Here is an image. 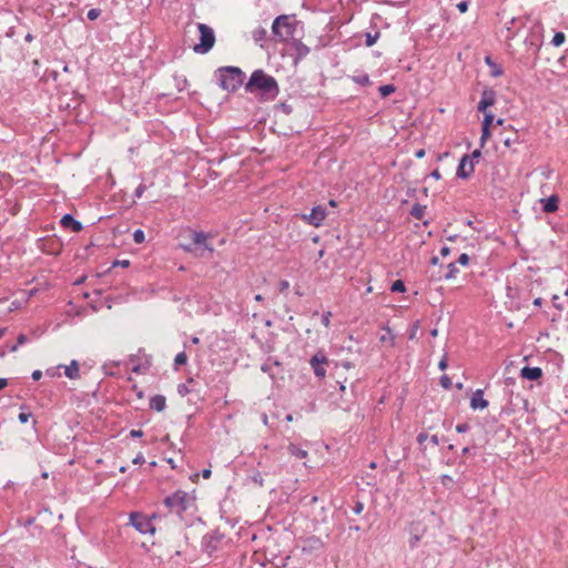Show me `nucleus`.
<instances>
[{"label": "nucleus", "mask_w": 568, "mask_h": 568, "mask_svg": "<svg viewBox=\"0 0 568 568\" xmlns=\"http://www.w3.org/2000/svg\"><path fill=\"white\" fill-rule=\"evenodd\" d=\"M419 541V537L417 535L413 536L409 540L410 547H415Z\"/></svg>", "instance_id": "nucleus-57"}, {"label": "nucleus", "mask_w": 568, "mask_h": 568, "mask_svg": "<svg viewBox=\"0 0 568 568\" xmlns=\"http://www.w3.org/2000/svg\"><path fill=\"white\" fill-rule=\"evenodd\" d=\"M166 407V398L163 395H154L150 399V408L155 412H162Z\"/></svg>", "instance_id": "nucleus-20"}, {"label": "nucleus", "mask_w": 568, "mask_h": 568, "mask_svg": "<svg viewBox=\"0 0 568 568\" xmlns=\"http://www.w3.org/2000/svg\"><path fill=\"white\" fill-rule=\"evenodd\" d=\"M396 90L395 85L394 84H385V85H381L378 88V91H379V94L382 98H386L388 95H390L392 93H394Z\"/></svg>", "instance_id": "nucleus-28"}, {"label": "nucleus", "mask_w": 568, "mask_h": 568, "mask_svg": "<svg viewBox=\"0 0 568 568\" xmlns=\"http://www.w3.org/2000/svg\"><path fill=\"white\" fill-rule=\"evenodd\" d=\"M300 26L295 16L282 14L275 18L272 23V33L281 42L293 40Z\"/></svg>", "instance_id": "nucleus-3"}, {"label": "nucleus", "mask_w": 568, "mask_h": 568, "mask_svg": "<svg viewBox=\"0 0 568 568\" xmlns=\"http://www.w3.org/2000/svg\"><path fill=\"white\" fill-rule=\"evenodd\" d=\"M469 156L474 163L478 162V159L481 156V152L480 150H474Z\"/></svg>", "instance_id": "nucleus-47"}, {"label": "nucleus", "mask_w": 568, "mask_h": 568, "mask_svg": "<svg viewBox=\"0 0 568 568\" xmlns=\"http://www.w3.org/2000/svg\"><path fill=\"white\" fill-rule=\"evenodd\" d=\"M524 27V21L520 18H511L509 22L506 23V29L508 31L507 39L511 40L517 34L518 30Z\"/></svg>", "instance_id": "nucleus-16"}, {"label": "nucleus", "mask_w": 568, "mask_h": 568, "mask_svg": "<svg viewBox=\"0 0 568 568\" xmlns=\"http://www.w3.org/2000/svg\"><path fill=\"white\" fill-rule=\"evenodd\" d=\"M266 36H267V31L263 27H257L256 29H254L252 31V38L254 39L255 42H261V41L265 40Z\"/></svg>", "instance_id": "nucleus-23"}, {"label": "nucleus", "mask_w": 568, "mask_h": 568, "mask_svg": "<svg viewBox=\"0 0 568 568\" xmlns=\"http://www.w3.org/2000/svg\"><path fill=\"white\" fill-rule=\"evenodd\" d=\"M440 254H442L443 256H447V255L449 254V247H447V246H443V247L440 248Z\"/></svg>", "instance_id": "nucleus-62"}, {"label": "nucleus", "mask_w": 568, "mask_h": 568, "mask_svg": "<svg viewBox=\"0 0 568 568\" xmlns=\"http://www.w3.org/2000/svg\"><path fill=\"white\" fill-rule=\"evenodd\" d=\"M200 32V42L193 47L194 52L200 54L207 53L215 43V34L211 27L205 23H197Z\"/></svg>", "instance_id": "nucleus-5"}, {"label": "nucleus", "mask_w": 568, "mask_h": 568, "mask_svg": "<svg viewBox=\"0 0 568 568\" xmlns=\"http://www.w3.org/2000/svg\"><path fill=\"white\" fill-rule=\"evenodd\" d=\"M327 363H328V359L325 356V354L322 352H318L314 356L311 357L310 365L313 368L316 377L324 378L326 376L325 366L327 365Z\"/></svg>", "instance_id": "nucleus-8"}, {"label": "nucleus", "mask_w": 568, "mask_h": 568, "mask_svg": "<svg viewBox=\"0 0 568 568\" xmlns=\"http://www.w3.org/2000/svg\"><path fill=\"white\" fill-rule=\"evenodd\" d=\"M489 136V126H485L481 124V136L480 142H485Z\"/></svg>", "instance_id": "nucleus-44"}, {"label": "nucleus", "mask_w": 568, "mask_h": 568, "mask_svg": "<svg viewBox=\"0 0 568 568\" xmlns=\"http://www.w3.org/2000/svg\"><path fill=\"white\" fill-rule=\"evenodd\" d=\"M379 37H381V32L378 30H376L374 33L366 32L365 33V44H366V47L374 45L377 42V40L379 39Z\"/></svg>", "instance_id": "nucleus-25"}, {"label": "nucleus", "mask_w": 568, "mask_h": 568, "mask_svg": "<svg viewBox=\"0 0 568 568\" xmlns=\"http://www.w3.org/2000/svg\"><path fill=\"white\" fill-rule=\"evenodd\" d=\"M100 16H101V10L98 8L90 9L87 14L88 19L91 21L97 20Z\"/></svg>", "instance_id": "nucleus-33"}, {"label": "nucleus", "mask_w": 568, "mask_h": 568, "mask_svg": "<svg viewBox=\"0 0 568 568\" xmlns=\"http://www.w3.org/2000/svg\"><path fill=\"white\" fill-rule=\"evenodd\" d=\"M144 239H145V235H144V232L140 229L135 230L133 232V241L136 243V244H141L144 242Z\"/></svg>", "instance_id": "nucleus-32"}, {"label": "nucleus", "mask_w": 568, "mask_h": 568, "mask_svg": "<svg viewBox=\"0 0 568 568\" xmlns=\"http://www.w3.org/2000/svg\"><path fill=\"white\" fill-rule=\"evenodd\" d=\"M28 342V337L24 334H20L17 338V344L19 346L26 344Z\"/></svg>", "instance_id": "nucleus-52"}, {"label": "nucleus", "mask_w": 568, "mask_h": 568, "mask_svg": "<svg viewBox=\"0 0 568 568\" xmlns=\"http://www.w3.org/2000/svg\"><path fill=\"white\" fill-rule=\"evenodd\" d=\"M427 438H428V436H427V434H426V433H424V432H423V433H419V434L417 435V442H418L419 444H423Z\"/></svg>", "instance_id": "nucleus-54"}, {"label": "nucleus", "mask_w": 568, "mask_h": 568, "mask_svg": "<svg viewBox=\"0 0 568 568\" xmlns=\"http://www.w3.org/2000/svg\"><path fill=\"white\" fill-rule=\"evenodd\" d=\"M30 416L31 415L29 413H20L18 415V419L20 423L26 424L29 420Z\"/></svg>", "instance_id": "nucleus-46"}, {"label": "nucleus", "mask_w": 568, "mask_h": 568, "mask_svg": "<svg viewBox=\"0 0 568 568\" xmlns=\"http://www.w3.org/2000/svg\"><path fill=\"white\" fill-rule=\"evenodd\" d=\"M496 91L491 88H486L481 92L480 101L478 102L477 109L479 112H486L487 108L493 106L496 103Z\"/></svg>", "instance_id": "nucleus-9"}, {"label": "nucleus", "mask_w": 568, "mask_h": 568, "mask_svg": "<svg viewBox=\"0 0 568 568\" xmlns=\"http://www.w3.org/2000/svg\"><path fill=\"white\" fill-rule=\"evenodd\" d=\"M425 210H426V206L425 205H420V204H414L413 207H412V211H410V214L417 219V220H422L424 214H425Z\"/></svg>", "instance_id": "nucleus-26"}, {"label": "nucleus", "mask_w": 568, "mask_h": 568, "mask_svg": "<svg viewBox=\"0 0 568 568\" xmlns=\"http://www.w3.org/2000/svg\"><path fill=\"white\" fill-rule=\"evenodd\" d=\"M143 436V432L141 429H131L130 430V437L132 438H139Z\"/></svg>", "instance_id": "nucleus-50"}, {"label": "nucleus", "mask_w": 568, "mask_h": 568, "mask_svg": "<svg viewBox=\"0 0 568 568\" xmlns=\"http://www.w3.org/2000/svg\"><path fill=\"white\" fill-rule=\"evenodd\" d=\"M383 331L385 333L383 335H381L379 341L382 343H389L393 346L394 345L395 336H394L392 329L388 326H386V327L383 328Z\"/></svg>", "instance_id": "nucleus-24"}, {"label": "nucleus", "mask_w": 568, "mask_h": 568, "mask_svg": "<svg viewBox=\"0 0 568 568\" xmlns=\"http://www.w3.org/2000/svg\"><path fill=\"white\" fill-rule=\"evenodd\" d=\"M484 113V121H483V125L485 126H490V124L493 123L494 121V115L490 113V112H483Z\"/></svg>", "instance_id": "nucleus-37"}, {"label": "nucleus", "mask_w": 568, "mask_h": 568, "mask_svg": "<svg viewBox=\"0 0 568 568\" xmlns=\"http://www.w3.org/2000/svg\"><path fill=\"white\" fill-rule=\"evenodd\" d=\"M439 383H440L442 387L445 389H449L452 387V379L447 375H443L439 378Z\"/></svg>", "instance_id": "nucleus-35"}, {"label": "nucleus", "mask_w": 568, "mask_h": 568, "mask_svg": "<svg viewBox=\"0 0 568 568\" xmlns=\"http://www.w3.org/2000/svg\"><path fill=\"white\" fill-rule=\"evenodd\" d=\"M406 287H405V284L403 281L400 280H397L395 281L392 286H390V291L392 292H399V293H403L405 292Z\"/></svg>", "instance_id": "nucleus-30"}, {"label": "nucleus", "mask_w": 568, "mask_h": 568, "mask_svg": "<svg viewBox=\"0 0 568 568\" xmlns=\"http://www.w3.org/2000/svg\"><path fill=\"white\" fill-rule=\"evenodd\" d=\"M174 79H175L176 88L179 89V91L184 90V88L187 83L186 79L183 77H175Z\"/></svg>", "instance_id": "nucleus-36"}, {"label": "nucleus", "mask_w": 568, "mask_h": 568, "mask_svg": "<svg viewBox=\"0 0 568 568\" xmlns=\"http://www.w3.org/2000/svg\"><path fill=\"white\" fill-rule=\"evenodd\" d=\"M352 80L355 83H357L359 85H363V87H366V85L371 84V79H369L367 73H362V74H358V75H353Z\"/></svg>", "instance_id": "nucleus-27"}, {"label": "nucleus", "mask_w": 568, "mask_h": 568, "mask_svg": "<svg viewBox=\"0 0 568 568\" xmlns=\"http://www.w3.org/2000/svg\"><path fill=\"white\" fill-rule=\"evenodd\" d=\"M215 75L220 88L230 93L236 92L245 80V73L237 67H221Z\"/></svg>", "instance_id": "nucleus-2"}, {"label": "nucleus", "mask_w": 568, "mask_h": 568, "mask_svg": "<svg viewBox=\"0 0 568 568\" xmlns=\"http://www.w3.org/2000/svg\"><path fill=\"white\" fill-rule=\"evenodd\" d=\"M541 204L545 213H554L558 210L559 197L557 195H550L547 199H542Z\"/></svg>", "instance_id": "nucleus-17"}, {"label": "nucleus", "mask_w": 568, "mask_h": 568, "mask_svg": "<svg viewBox=\"0 0 568 568\" xmlns=\"http://www.w3.org/2000/svg\"><path fill=\"white\" fill-rule=\"evenodd\" d=\"M141 513L132 511L129 516L130 526L134 527L140 534H154L155 527L153 526L152 518Z\"/></svg>", "instance_id": "nucleus-6"}, {"label": "nucleus", "mask_w": 568, "mask_h": 568, "mask_svg": "<svg viewBox=\"0 0 568 568\" xmlns=\"http://www.w3.org/2000/svg\"><path fill=\"white\" fill-rule=\"evenodd\" d=\"M430 176L438 180L440 179V173L438 170H434L432 173H430Z\"/></svg>", "instance_id": "nucleus-63"}, {"label": "nucleus", "mask_w": 568, "mask_h": 568, "mask_svg": "<svg viewBox=\"0 0 568 568\" xmlns=\"http://www.w3.org/2000/svg\"><path fill=\"white\" fill-rule=\"evenodd\" d=\"M354 513L359 515L364 510V504L362 501H356L353 508Z\"/></svg>", "instance_id": "nucleus-45"}, {"label": "nucleus", "mask_w": 568, "mask_h": 568, "mask_svg": "<svg viewBox=\"0 0 568 568\" xmlns=\"http://www.w3.org/2000/svg\"><path fill=\"white\" fill-rule=\"evenodd\" d=\"M57 369H58L57 367L55 368H49V369L45 371V374L48 376L54 377V376H57V372H55Z\"/></svg>", "instance_id": "nucleus-60"}, {"label": "nucleus", "mask_w": 568, "mask_h": 568, "mask_svg": "<svg viewBox=\"0 0 568 568\" xmlns=\"http://www.w3.org/2000/svg\"><path fill=\"white\" fill-rule=\"evenodd\" d=\"M223 535L217 531H212L206 534L203 537V547L204 549L211 554L217 549L219 544L221 542Z\"/></svg>", "instance_id": "nucleus-11"}, {"label": "nucleus", "mask_w": 568, "mask_h": 568, "mask_svg": "<svg viewBox=\"0 0 568 568\" xmlns=\"http://www.w3.org/2000/svg\"><path fill=\"white\" fill-rule=\"evenodd\" d=\"M307 541L311 544L312 548H316V547L321 546V544H322L321 540L316 537H311V538H308Z\"/></svg>", "instance_id": "nucleus-48"}, {"label": "nucleus", "mask_w": 568, "mask_h": 568, "mask_svg": "<svg viewBox=\"0 0 568 568\" xmlns=\"http://www.w3.org/2000/svg\"><path fill=\"white\" fill-rule=\"evenodd\" d=\"M291 47L294 50V62H298L310 53V48L305 45L300 39H293Z\"/></svg>", "instance_id": "nucleus-12"}, {"label": "nucleus", "mask_w": 568, "mask_h": 568, "mask_svg": "<svg viewBox=\"0 0 568 568\" xmlns=\"http://www.w3.org/2000/svg\"><path fill=\"white\" fill-rule=\"evenodd\" d=\"M287 450L292 456H294L298 459H303V458L307 457V452L305 449L298 447L295 444H290L287 447Z\"/></svg>", "instance_id": "nucleus-22"}, {"label": "nucleus", "mask_w": 568, "mask_h": 568, "mask_svg": "<svg viewBox=\"0 0 568 568\" xmlns=\"http://www.w3.org/2000/svg\"><path fill=\"white\" fill-rule=\"evenodd\" d=\"M331 316H332V313L331 312H326L322 315V324L325 326V327H328L329 326V323H331Z\"/></svg>", "instance_id": "nucleus-42"}, {"label": "nucleus", "mask_w": 568, "mask_h": 568, "mask_svg": "<svg viewBox=\"0 0 568 568\" xmlns=\"http://www.w3.org/2000/svg\"><path fill=\"white\" fill-rule=\"evenodd\" d=\"M187 361V356L184 352H181L179 354H176L175 358H174V364L175 365H184Z\"/></svg>", "instance_id": "nucleus-34"}, {"label": "nucleus", "mask_w": 568, "mask_h": 568, "mask_svg": "<svg viewBox=\"0 0 568 568\" xmlns=\"http://www.w3.org/2000/svg\"><path fill=\"white\" fill-rule=\"evenodd\" d=\"M470 407L473 409H485L488 407V400L484 398V390L476 389L470 397Z\"/></svg>", "instance_id": "nucleus-13"}, {"label": "nucleus", "mask_w": 568, "mask_h": 568, "mask_svg": "<svg viewBox=\"0 0 568 568\" xmlns=\"http://www.w3.org/2000/svg\"><path fill=\"white\" fill-rule=\"evenodd\" d=\"M438 367L440 371H445L447 368V359L446 356H444L438 364Z\"/></svg>", "instance_id": "nucleus-53"}, {"label": "nucleus", "mask_w": 568, "mask_h": 568, "mask_svg": "<svg viewBox=\"0 0 568 568\" xmlns=\"http://www.w3.org/2000/svg\"><path fill=\"white\" fill-rule=\"evenodd\" d=\"M31 376H32V379H33V381H39V379L42 377V372H41V371H39V369L33 371V373H32V375H31Z\"/></svg>", "instance_id": "nucleus-56"}, {"label": "nucleus", "mask_w": 568, "mask_h": 568, "mask_svg": "<svg viewBox=\"0 0 568 568\" xmlns=\"http://www.w3.org/2000/svg\"><path fill=\"white\" fill-rule=\"evenodd\" d=\"M458 273V268L454 263L448 264V272L445 274L446 280L454 278L456 274Z\"/></svg>", "instance_id": "nucleus-31"}, {"label": "nucleus", "mask_w": 568, "mask_h": 568, "mask_svg": "<svg viewBox=\"0 0 568 568\" xmlns=\"http://www.w3.org/2000/svg\"><path fill=\"white\" fill-rule=\"evenodd\" d=\"M8 385L7 378H0V390L3 389Z\"/></svg>", "instance_id": "nucleus-64"}, {"label": "nucleus", "mask_w": 568, "mask_h": 568, "mask_svg": "<svg viewBox=\"0 0 568 568\" xmlns=\"http://www.w3.org/2000/svg\"><path fill=\"white\" fill-rule=\"evenodd\" d=\"M469 428H470V426L467 423H460V424L456 425V432L460 433V434L468 432Z\"/></svg>", "instance_id": "nucleus-41"}, {"label": "nucleus", "mask_w": 568, "mask_h": 568, "mask_svg": "<svg viewBox=\"0 0 568 568\" xmlns=\"http://www.w3.org/2000/svg\"><path fill=\"white\" fill-rule=\"evenodd\" d=\"M539 48H540V43L535 42L532 40L529 42V49H531L535 54L538 53Z\"/></svg>", "instance_id": "nucleus-49"}, {"label": "nucleus", "mask_w": 568, "mask_h": 568, "mask_svg": "<svg viewBox=\"0 0 568 568\" xmlns=\"http://www.w3.org/2000/svg\"><path fill=\"white\" fill-rule=\"evenodd\" d=\"M145 190H146L145 184H139L134 191V196L140 199L143 195V193L145 192Z\"/></svg>", "instance_id": "nucleus-40"}, {"label": "nucleus", "mask_w": 568, "mask_h": 568, "mask_svg": "<svg viewBox=\"0 0 568 568\" xmlns=\"http://www.w3.org/2000/svg\"><path fill=\"white\" fill-rule=\"evenodd\" d=\"M57 368H63L64 375L70 379H78L80 377L79 363L73 359L69 365H59Z\"/></svg>", "instance_id": "nucleus-15"}, {"label": "nucleus", "mask_w": 568, "mask_h": 568, "mask_svg": "<svg viewBox=\"0 0 568 568\" xmlns=\"http://www.w3.org/2000/svg\"><path fill=\"white\" fill-rule=\"evenodd\" d=\"M178 392L180 395L184 396L189 393V389L185 385H179Z\"/></svg>", "instance_id": "nucleus-55"}, {"label": "nucleus", "mask_w": 568, "mask_h": 568, "mask_svg": "<svg viewBox=\"0 0 568 568\" xmlns=\"http://www.w3.org/2000/svg\"><path fill=\"white\" fill-rule=\"evenodd\" d=\"M457 263L463 266H466L469 263V256L466 253L460 254L457 260Z\"/></svg>", "instance_id": "nucleus-43"}, {"label": "nucleus", "mask_w": 568, "mask_h": 568, "mask_svg": "<svg viewBox=\"0 0 568 568\" xmlns=\"http://www.w3.org/2000/svg\"><path fill=\"white\" fill-rule=\"evenodd\" d=\"M469 7V0H463L457 4V9L460 13H465L468 10Z\"/></svg>", "instance_id": "nucleus-39"}, {"label": "nucleus", "mask_w": 568, "mask_h": 568, "mask_svg": "<svg viewBox=\"0 0 568 568\" xmlns=\"http://www.w3.org/2000/svg\"><path fill=\"white\" fill-rule=\"evenodd\" d=\"M193 503L194 499L183 490H176L164 499V505L170 509V511L178 515L186 511L193 505Z\"/></svg>", "instance_id": "nucleus-4"}, {"label": "nucleus", "mask_w": 568, "mask_h": 568, "mask_svg": "<svg viewBox=\"0 0 568 568\" xmlns=\"http://www.w3.org/2000/svg\"><path fill=\"white\" fill-rule=\"evenodd\" d=\"M206 240H207V235L203 232H194L192 235L193 244L200 245L204 250L209 251L210 253H213L214 248L207 244Z\"/></svg>", "instance_id": "nucleus-19"}, {"label": "nucleus", "mask_w": 568, "mask_h": 568, "mask_svg": "<svg viewBox=\"0 0 568 568\" xmlns=\"http://www.w3.org/2000/svg\"><path fill=\"white\" fill-rule=\"evenodd\" d=\"M520 375L523 378L529 379V381H537L541 377L542 371L540 367H529L525 366L520 371Z\"/></svg>", "instance_id": "nucleus-18"}, {"label": "nucleus", "mask_w": 568, "mask_h": 568, "mask_svg": "<svg viewBox=\"0 0 568 568\" xmlns=\"http://www.w3.org/2000/svg\"><path fill=\"white\" fill-rule=\"evenodd\" d=\"M430 443H432L433 445L437 446V445L439 444V438H438V436H437V435H433V436L430 437Z\"/></svg>", "instance_id": "nucleus-61"}, {"label": "nucleus", "mask_w": 568, "mask_h": 568, "mask_svg": "<svg viewBox=\"0 0 568 568\" xmlns=\"http://www.w3.org/2000/svg\"><path fill=\"white\" fill-rule=\"evenodd\" d=\"M440 483L445 486V487H449L450 485L454 484V479L449 476V475H442L440 476Z\"/></svg>", "instance_id": "nucleus-38"}, {"label": "nucleus", "mask_w": 568, "mask_h": 568, "mask_svg": "<svg viewBox=\"0 0 568 568\" xmlns=\"http://www.w3.org/2000/svg\"><path fill=\"white\" fill-rule=\"evenodd\" d=\"M474 172V162L468 154H465L458 164L457 176L460 179H467Z\"/></svg>", "instance_id": "nucleus-10"}, {"label": "nucleus", "mask_w": 568, "mask_h": 568, "mask_svg": "<svg viewBox=\"0 0 568 568\" xmlns=\"http://www.w3.org/2000/svg\"><path fill=\"white\" fill-rule=\"evenodd\" d=\"M143 463H144V457H143V455H141V454H140V455H138V456L133 459V464H139V465H141V464H143Z\"/></svg>", "instance_id": "nucleus-58"}, {"label": "nucleus", "mask_w": 568, "mask_h": 568, "mask_svg": "<svg viewBox=\"0 0 568 568\" xmlns=\"http://www.w3.org/2000/svg\"><path fill=\"white\" fill-rule=\"evenodd\" d=\"M327 215L326 209L322 205H316L312 209L310 214H303L302 219L310 225L320 227Z\"/></svg>", "instance_id": "nucleus-7"}, {"label": "nucleus", "mask_w": 568, "mask_h": 568, "mask_svg": "<svg viewBox=\"0 0 568 568\" xmlns=\"http://www.w3.org/2000/svg\"><path fill=\"white\" fill-rule=\"evenodd\" d=\"M244 89L247 93L255 94L261 101L274 100L280 93L276 79L262 69L252 72Z\"/></svg>", "instance_id": "nucleus-1"}, {"label": "nucleus", "mask_w": 568, "mask_h": 568, "mask_svg": "<svg viewBox=\"0 0 568 568\" xmlns=\"http://www.w3.org/2000/svg\"><path fill=\"white\" fill-rule=\"evenodd\" d=\"M211 474H212L211 469H209V468L202 470V477L204 479H209L211 477Z\"/></svg>", "instance_id": "nucleus-59"}, {"label": "nucleus", "mask_w": 568, "mask_h": 568, "mask_svg": "<svg viewBox=\"0 0 568 568\" xmlns=\"http://www.w3.org/2000/svg\"><path fill=\"white\" fill-rule=\"evenodd\" d=\"M565 40H566V36L564 32H556L555 36L552 37L551 43L555 47H559L565 42Z\"/></svg>", "instance_id": "nucleus-29"}, {"label": "nucleus", "mask_w": 568, "mask_h": 568, "mask_svg": "<svg viewBox=\"0 0 568 568\" xmlns=\"http://www.w3.org/2000/svg\"><path fill=\"white\" fill-rule=\"evenodd\" d=\"M485 62L487 65H489L490 74L494 78L500 77L504 73L503 68L499 64L495 63L490 57H486Z\"/></svg>", "instance_id": "nucleus-21"}, {"label": "nucleus", "mask_w": 568, "mask_h": 568, "mask_svg": "<svg viewBox=\"0 0 568 568\" xmlns=\"http://www.w3.org/2000/svg\"><path fill=\"white\" fill-rule=\"evenodd\" d=\"M60 223L64 229H70L73 232H80L83 227L81 222L75 220L71 214H64Z\"/></svg>", "instance_id": "nucleus-14"}, {"label": "nucleus", "mask_w": 568, "mask_h": 568, "mask_svg": "<svg viewBox=\"0 0 568 568\" xmlns=\"http://www.w3.org/2000/svg\"><path fill=\"white\" fill-rule=\"evenodd\" d=\"M290 287V283L286 280L280 282V292L283 293Z\"/></svg>", "instance_id": "nucleus-51"}]
</instances>
